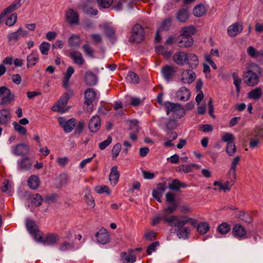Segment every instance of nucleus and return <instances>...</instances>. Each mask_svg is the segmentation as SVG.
I'll return each instance as SVG.
<instances>
[{
  "label": "nucleus",
  "mask_w": 263,
  "mask_h": 263,
  "mask_svg": "<svg viewBox=\"0 0 263 263\" xmlns=\"http://www.w3.org/2000/svg\"><path fill=\"white\" fill-rule=\"evenodd\" d=\"M261 68L256 64H251L244 76V82L249 86H254L259 82Z\"/></svg>",
  "instance_id": "f257e3e1"
},
{
  "label": "nucleus",
  "mask_w": 263,
  "mask_h": 263,
  "mask_svg": "<svg viewBox=\"0 0 263 263\" xmlns=\"http://www.w3.org/2000/svg\"><path fill=\"white\" fill-rule=\"evenodd\" d=\"M30 235L35 240L39 242H43L47 245H53L58 241L59 238L53 234H48L45 236L41 234V231H29Z\"/></svg>",
  "instance_id": "f03ea898"
},
{
  "label": "nucleus",
  "mask_w": 263,
  "mask_h": 263,
  "mask_svg": "<svg viewBox=\"0 0 263 263\" xmlns=\"http://www.w3.org/2000/svg\"><path fill=\"white\" fill-rule=\"evenodd\" d=\"M164 106L166 108V113L168 115L172 112L173 115L180 118L185 115V111L181 105L178 103H174L171 102H166L164 103Z\"/></svg>",
  "instance_id": "7ed1b4c3"
},
{
  "label": "nucleus",
  "mask_w": 263,
  "mask_h": 263,
  "mask_svg": "<svg viewBox=\"0 0 263 263\" xmlns=\"http://www.w3.org/2000/svg\"><path fill=\"white\" fill-rule=\"evenodd\" d=\"M144 31L141 25L137 24L133 27L132 33L129 39L130 43H141L144 39Z\"/></svg>",
  "instance_id": "20e7f679"
},
{
  "label": "nucleus",
  "mask_w": 263,
  "mask_h": 263,
  "mask_svg": "<svg viewBox=\"0 0 263 263\" xmlns=\"http://www.w3.org/2000/svg\"><path fill=\"white\" fill-rule=\"evenodd\" d=\"M70 98V95L68 93H64L60 98L58 102L52 107V110L61 114L66 112L68 110V108H65L67 102Z\"/></svg>",
  "instance_id": "39448f33"
},
{
  "label": "nucleus",
  "mask_w": 263,
  "mask_h": 263,
  "mask_svg": "<svg viewBox=\"0 0 263 263\" xmlns=\"http://www.w3.org/2000/svg\"><path fill=\"white\" fill-rule=\"evenodd\" d=\"M96 92L93 88H87L84 93V104L87 106L86 110L90 112L93 110L92 102L96 97Z\"/></svg>",
  "instance_id": "423d86ee"
},
{
  "label": "nucleus",
  "mask_w": 263,
  "mask_h": 263,
  "mask_svg": "<svg viewBox=\"0 0 263 263\" xmlns=\"http://www.w3.org/2000/svg\"><path fill=\"white\" fill-rule=\"evenodd\" d=\"M0 96L2 97V105L8 104L14 99V95L12 94L10 89L5 86L0 87Z\"/></svg>",
  "instance_id": "0eeeda50"
},
{
  "label": "nucleus",
  "mask_w": 263,
  "mask_h": 263,
  "mask_svg": "<svg viewBox=\"0 0 263 263\" xmlns=\"http://www.w3.org/2000/svg\"><path fill=\"white\" fill-rule=\"evenodd\" d=\"M58 122L64 131L67 133L71 132L76 126V119L74 118L66 120L65 118L60 117L58 118Z\"/></svg>",
  "instance_id": "6e6552de"
},
{
  "label": "nucleus",
  "mask_w": 263,
  "mask_h": 263,
  "mask_svg": "<svg viewBox=\"0 0 263 263\" xmlns=\"http://www.w3.org/2000/svg\"><path fill=\"white\" fill-rule=\"evenodd\" d=\"M66 21L70 25L79 24V16L73 9H69L65 14Z\"/></svg>",
  "instance_id": "1a4fd4ad"
},
{
  "label": "nucleus",
  "mask_w": 263,
  "mask_h": 263,
  "mask_svg": "<svg viewBox=\"0 0 263 263\" xmlns=\"http://www.w3.org/2000/svg\"><path fill=\"white\" fill-rule=\"evenodd\" d=\"M189 8L186 5H183L176 13L177 20L181 23H185L189 17Z\"/></svg>",
  "instance_id": "9d476101"
},
{
  "label": "nucleus",
  "mask_w": 263,
  "mask_h": 263,
  "mask_svg": "<svg viewBox=\"0 0 263 263\" xmlns=\"http://www.w3.org/2000/svg\"><path fill=\"white\" fill-rule=\"evenodd\" d=\"M187 52L184 51L176 52L173 55L174 62L178 66H184L186 65Z\"/></svg>",
  "instance_id": "9b49d317"
},
{
  "label": "nucleus",
  "mask_w": 263,
  "mask_h": 263,
  "mask_svg": "<svg viewBox=\"0 0 263 263\" xmlns=\"http://www.w3.org/2000/svg\"><path fill=\"white\" fill-rule=\"evenodd\" d=\"M196 78V74L194 71L191 69H186L182 71L181 74V81L185 84H191Z\"/></svg>",
  "instance_id": "f8f14e48"
},
{
  "label": "nucleus",
  "mask_w": 263,
  "mask_h": 263,
  "mask_svg": "<svg viewBox=\"0 0 263 263\" xmlns=\"http://www.w3.org/2000/svg\"><path fill=\"white\" fill-rule=\"evenodd\" d=\"M161 73L164 79L169 82L175 76L176 70L174 66L166 65L162 67Z\"/></svg>",
  "instance_id": "ddd939ff"
},
{
  "label": "nucleus",
  "mask_w": 263,
  "mask_h": 263,
  "mask_svg": "<svg viewBox=\"0 0 263 263\" xmlns=\"http://www.w3.org/2000/svg\"><path fill=\"white\" fill-rule=\"evenodd\" d=\"M166 189V183H159L157 186V188L154 189L152 192L153 197L159 202H161V197Z\"/></svg>",
  "instance_id": "4468645a"
},
{
  "label": "nucleus",
  "mask_w": 263,
  "mask_h": 263,
  "mask_svg": "<svg viewBox=\"0 0 263 263\" xmlns=\"http://www.w3.org/2000/svg\"><path fill=\"white\" fill-rule=\"evenodd\" d=\"M228 180L224 183H219V189L223 190L224 192H229L231 190L232 186L234 184L236 176H234V178L232 175L228 173L227 174Z\"/></svg>",
  "instance_id": "2eb2a0df"
},
{
  "label": "nucleus",
  "mask_w": 263,
  "mask_h": 263,
  "mask_svg": "<svg viewBox=\"0 0 263 263\" xmlns=\"http://www.w3.org/2000/svg\"><path fill=\"white\" fill-rule=\"evenodd\" d=\"M177 45L180 48H188L192 46L194 43L193 38H190L180 35L177 41Z\"/></svg>",
  "instance_id": "dca6fc26"
},
{
  "label": "nucleus",
  "mask_w": 263,
  "mask_h": 263,
  "mask_svg": "<svg viewBox=\"0 0 263 263\" xmlns=\"http://www.w3.org/2000/svg\"><path fill=\"white\" fill-rule=\"evenodd\" d=\"M101 126V119L98 116H93L90 120L88 127L91 132L96 133Z\"/></svg>",
  "instance_id": "f3484780"
},
{
  "label": "nucleus",
  "mask_w": 263,
  "mask_h": 263,
  "mask_svg": "<svg viewBox=\"0 0 263 263\" xmlns=\"http://www.w3.org/2000/svg\"><path fill=\"white\" fill-rule=\"evenodd\" d=\"M186 65L191 69L196 68L199 65L198 57L193 53H187Z\"/></svg>",
  "instance_id": "a211bd4d"
},
{
  "label": "nucleus",
  "mask_w": 263,
  "mask_h": 263,
  "mask_svg": "<svg viewBox=\"0 0 263 263\" xmlns=\"http://www.w3.org/2000/svg\"><path fill=\"white\" fill-rule=\"evenodd\" d=\"M11 114L9 109L5 108L0 110V124L7 125L11 120Z\"/></svg>",
  "instance_id": "6ab92c4d"
},
{
  "label": "nucleus",
  "mask_w": 263,
  "mask_h": 263,
  "mask_svg": "<svg viewBox=\"0 0 263 263\" xmlns=\"http://www.w3.org/2000/svg\"><path fill=\"white\" fill-rule=\"evenodd\" d=\"M121 260L123 263H134L136 260V256L134 254V250L128 252L121 253Z\"/></svg>",
  "instance_id": "aec40b11"
},
{
  "label": "nucleus",
  "mask_w": 263,
  "mask_h": 263,
  "mask_svg": "<svg viewBox=\"0 0 263 263\" xmlns=\"http://www.w3.org/2000/svg\"><path fill=\"white\" fill-rule=\"evenodd\" d=\"M242 31V26L238 23H235L230 26L227 29V32L229 36L234 37Z\"/></svg>",
  "instance_id": "412c9836"
},
{
  "label": "nucleus",
  "mask_w": 263,
  "mask_h": 263,
  "mask_svg": "<svg viewBox=\"0 0 263 263\" xmlns=\"http://www.w3.org/2000/svg\"><path fill=\"white\" fill-rule=\"evenodd\" d=\"M84 81L87 85L93 86L98 82V77L91 71H86L84 75Z\"/></svg>",
  "instance_id": "4be33fe9"
},
{
  "label": "nucleus",
  "mask_w": 263,
  "mask_h": 263,
  "mask_svg": "<svg viewBox=\"0 0 263 263\" xmlns=\"http://www.w3.org/2000/svg\"><path fill=\"white\" fill-rule=\"evenodd\" d=\"M39 57L37 51L36 50L32 51L27 57V67L29 68L35 65L39 61Z\"/></svg>",
  "instance_id": "5701e85b"
},
{
  "label": "nucleus",
  "mask_w": 263,
  "mask_h": 263,
  "mask_svg": "<svg viewBox=\"0 0 263 263\" xmlns=\"http://www.w3.org/2000/svg\"><path fill=\"white\" fill-rule=\"evenodd\" d=\"M235 216L247 223H251L253 221L252 216L247 212L240 211L235 212Z\"/></svg>",
  "instance_id": "b1692460"
},
{
  "label": "nucleus",
  "mask_w": 263,
  "mask_h": 263,
  "mask_svg": "<svg viewBox=\"0 0 263 263\" xmlns=\"http://www.w3.org/2000/svg\"><path fill=\"white\" fill-rule=\"evenodd\" d=\"M190 95L189 89L185 87H182L176 92V97L180 101H185L189 99Z\"/></svg>",
  "instance_id": "393cba45"
},
{
  "label": "nucleus",
  "mask_w": 263,
  "mask_h": 263,
  "mask_svg": "<svg viewBox=\"0 0 263 263\" xmlns=\"http://www.w3.org/2000/svg\"><path fill=\"white\" fill-rule=\"evenodd\" d=\"M120 177L119 172L118 171V167L116 165H115L112 167L110 170V173L109 176V179L110 182V183L115 186L117 184L119 178Z\"/></svg>",
  "instance_id": "a878e982"
},
{
  "label": "nucleus",
  "mask_w": 263,
  "mask_h": 263,
  "mask_svg": "<svg viewBox=\"0 0 263 263\" xmlns=\"http://www.w3.org/2000/svg\"><path fill=\"white\" fill-rule=\"evenodd\" d=\"M29 150V147L26 144L21 143L14 147L13 153L17 156H23L27 154Z\"/></svg>",
  "instance_id": "bb28decb"
},
{
  "label": "nucleus",
  "mask_w": 263,
  "mask_h": 263,
  "mask_svg": "<svg viewBox=\"0 0 263 263\" xmlns=\"http://www.w3.org/2000/svg\"><path fill=\"white\" fill-rule=\"evenodd\" d=\"M98 242L101 244H105L108 242L110 239L108 231H98L96 234Z\"/></svg>",
  "instance_id": "cd10ccee"
},
{
  "label": "nucleus",
  "mask_w": 263,
  "mask_h": 263,
  "mask_svg": "<svg viewBox=\"0 0 263 263\" xmlns=\"http://www.w3.org/2000/svg\"><path fill=\"white\" fill-rule=\"evenodd\" d=\"M196 28L194 26H189L183 27L180 31V35L187 37L193 38L192 35L195 34Z\"/></svg>",
  "instance_id": "c85d7f7f"
},
{
  "label": "nucleus",
  "mask_w": 263,
  "mask_h": 263,
  "mask_svg": "<svg viewBox=\"0 0 263 263\" xmlns=\"http://www.w3.org/2000/svg\"><path fill=\"white\" fill-rule=\"evenodd\" d=\"M28 185L32 190H36L40 184V180L39 177L35 175L31 176L27 181Z\"/></svg>",
  "instance_id": "c756f323"
},
{
  "label": "nucleus",
  "mask_w": 263,
  "mask_h": 263,
  "mask_svg": "<svg viewBox=\"0 0 263 263\" xmlns=\"http://www.w3.org/2000/svg\"><path fill=\"white\" fill-rule=\"evenodd\" d=\"M70 56L74 62L79 65H82L85 62L82 53L79 51H72L70 53Z\"/></svg>",
  "instance_id": "7c9ffc66"
},
{
  "label": "nucleus",
  "mask_w": 263,
  "mask_h": 263,
  "mask_svg": "<svg viewBox=\"0 0 263 263\" xmlns=\"http://www.w3.org/2000/svg\"><path fill=\"white\" fill-rule=\"evenodd\" d=\"M187 186L186 184L181 182L177 179H175L173 180L172 182L170 183L168 187L169 189L174 191H179L181 187H186Z\"/></svg>",
  "instance_id": "2f4dec72"
},
{
  "label": "nucleus",
  "mask_w": 263,
  "mask_h": 263,
  "mask_svg": "<svg viewBox=\"0 0 263 263\" xmlns=\"http://www.w3.org/2000/svg\"><path fill=\"white\" fill-rule=\"evenodd\" d=\"M262 94V91L260 87H257L248 93V98L254 100H258Z\"/></svg>",
  "instance_id": "473e14b6"
},
{
  "label": "nucleus",
  "mask_w": 263,
  "mask_h": 263,
  "mask_svg": "<svg viewBox=\"0 0 263 263\" xmlns=\"http://www.w3.org/2000/svg\"><path fill=\"white\" fill-rule=\"evenodd\" d=\"M161 124L164 125L165 130H172L175 129L177 126L176 120L173 119H163Z\"/></svg>",
  "instance_id": "72a5a7b5"
},
{
  "label": "nucleus",
  "mask_w": 263,
  "mask_h": 263,
  "mask_svg": "<svg viewBox=\"0 0 263 263\" xmlns=\"http://www.w3.org/2000/svg\"><path fill=\"white\" fill-rule=\"evenodd\" d=\"M205 8L203 4L196 5L193 9V13L196 17H200L205 13Z\"/></svg>",
  "instance_id": "f704fd0d"
},
{
  "label": "nucleus",
  "mask_w": 263,
  "mask_h": 263,
  "mask_svg": "<svg viewBox=\"0 0 263 263\" xmlns=\"http://www.w3.org/2000/svg\"><path fill=\"white\" fill-rule=\"evenodd\" d=\"M18 164L20 169L23 170H28L32 166L31 160L27 157L24 158Z\"/></svg>",
  "instance_id": "c9c22d12"
},
{
  "label": "nucleus",
  "mask_w": 263,
  "mask_h": 263,
  "mask_svg": "<svg viewBox=\"0 0 263 263\" xmlns=\"http://www.w3.org/2000/svg\"><path fill=\"white\" fill-rule=\"evenodd\" d=\"M248 54L253 58H257L259 57H263V51H258L253 46H249L247 48Z\"/></svg>",
  "instance_id": "e433bc0d"
},
{
  "label": "nucleus",
  "mask_w": 263,
  "mask_h": 263,
  "mask_svg": "<svg viewBox=\"0 0 263 263\" xmlns=\"http://www.w3.org/2000/svg\"><path fill=\"white\" fill-rule=\"evenodd\" d=\"M239 161H240V157L239 156L235 157L232 162L231 168L228 173L230 174V175H232L233 177L234 176H236V166H237V165L238 164Z\"/></svg>",
  "instance_id": "4c0bfd02"
},
{
  "label": "nucleus",
  "mask_w": 263,
  "mask_h": 263,
  "mask_svg": "<svg viewBox=\"0 0 263 263\" xmlns=\"http://www.w3.org/2000/svg\"><path fill=\"white\" fill-rule=\"evenodd\" d=\"M30 199L32 203L35 206H40L43 201L41 195L39 194H34L31 196Z\"/></svg>",
  "instance_id": "58836bf2"
},
{
  "label": "nucleus",
  "mask_w": 263,
  "mask_h": 263,
  "mask_svg": "<svg viewBox=\"0 0 263 263\" xmlns=\"http://www.w3.org/2000/svg\"><path fill=\"white\" fill-rule=\"evenodd\" d=\"M80 43L81 39L78 35L73 34L69 39L68 44L70 47H78Z\"/></svg>",
  "instance_id": "ea45409f"
},
{
  "label": "nucleus",
  "mask_w": 263,
  "mask_h": 263,
  "mask_svg": "<svg viewBox=\"0 0 263 263\" xmlns=\"http://www.w3.org/2000/svg\"><path fill=\"white\" fill-rule=\"evenodd\" d=\"M193 164H181L177 167V171L181 173H189L193 171Z\"/></svg>",
  "instance_id": "a19ab883"
},
{
  "label": "nucleus",
  "mask_w": 263,
  "mask_h": 263,
  "mask_svg": "<svg viewBox=\"0 0 263 263\" xmlns=\"http://www.w3.org/2000/svg\"><path fill=\"white\" fill-rule=\"evenodd\" d=\"M25 226L27 230H39V229L35 222L29 218L26 219Z\"/></svg>",
  "instance_id": "79ce46f5"
},
{
  "label": "nucleus",
  "mask_w": 263,
  "mask_h": 263,
  "mask_svg": "<svg viewBox=\"0 0 263 263\" xmlns=\"http://www.w3.org/2000/svg\"><path fill=\"white\" fill-rule=\"evenodd\" d=\"M127 80L130 83L138 84L139 82V79L138 75L133 71H129L126 77Z\"/></svg>",
  "instance_id": "37998d69"
},
{
  "label": "nucleus",
  "mask_w": 263,
  "mask_h": 263,
  "mask_svg": "<svg viewBox=\"0 0 263 263\" xmlns=\"http://www.w3.org/2000/svg\"><path fill=\"white\" fill-rule=\"evenodd\" d=\"M21 31V29H18L14 32L8 34L7 35L8 42H11L13 41L16 42L18 41L21 37L20 35Z\"/></svg>",
  "instance_id": "c03bdc74"
},
{
  "label": "nucleus",
  "mask_w": 263,
  "mask_h": 263,
  "mask_svg": "<svg viewBox=\"0 0 263 263\" xmlns=\"http://www.w3.org/2000/svg\"><path fill=\"white\" fill-rule=\"evenodd\" d=\"M104 32L107 37L109 40H111L116 39L115 31L113 28L109 26H105L104 27Z\"/></svg>",
  "instance_id": "a18cd8bd"
},
{
  "label": "nucleus",
  "mask_w": 263,
  "mask_h": 263,
  "mask_svg": "<svg viewBox=\"0 0 263 263\" xmlns=\"http://www.w3.org/2000/svg\"><path fill=\"white\" fill-rule=\"evenodd\" d=\"M250 231H232L233 236L238 239H244L249 236Z\"/></svg>",
  "instance_id": "49530a36"
},
{
  "label": "nucleus",
  "mask_w": 263,
  "mask_h": 263,
  "mask_svg": "<svg viewBox=\"0 0 263 263\" xmlns=\"http://www.w3.org/2000/svg\"><path fill=\"white\" fill-rule=\"evenodd\" d=\"M50 48V45L46 42H42L39 46V49L42 54L47 55Z\"/></svg>",
  "instance_id": "de8ad7c7"
},
{
  "label": "nucleus",
  "mask_w": 263,
  "mask_h": 263,
  "mask_svg": "<svg viewBox=\"0 0 263 263\" xmlns=\"http://www.w3.org/2000/svg\"><path fill=\"white\" fill-rule=\"evenodd\" d=\"M84 198L87 204L91 208H93L95 206V200L90 194L89 190H88L87 192L84 196Z\"/></svg>",
  "instance_id": "09e8293b"
},
{
  "label": "nucleus",
  "mask_w": 263,
  "mask_h": 263,
  "mask_svg": "<svg viewBox=\"0 0 263 263\" xmlns=\"http://www.w3.org/2000/svg\"><path fill=\"white\" fill-rule=\"evenodd\" d=\"M178 218L175 215H172L170 218L167 217L165 214L164 223L168 224L171 226L175 227V225L177 224Z\"/></svg>",
  "instance_id": "8fccbe9b"
},
{
  "label": "nucleus",
  "mask_w": 263,
  "mask_h": 263,
  "mask_svg": "<svg viewBox=\"0 0 263 263\" xmlns=\"http://www.w3.org/2000/svg\"><path fill=\"white\" fill-rule=\"evenodd\" d=\"M82 49L85 54L91 58H94V50L88 44H85L82 46Z\"/></svg>",
  "instance_id": "3c124183"
},
{
  "label": "nucleus",
  "mask_w": 263,
  "mask_h": 263,
  "mask_svg": "<svg viewBox=\"0 0 263 263\" xmlns=\"http://www.w3.org/2000/svg\"><path fill=\"white\" fill-rule=\"evenodd\" d=\"M12 124L16 132L22 135H26L27 134V129L25 127L21 126L16 122H14Z\"/></svg>",
  "instance_id": "603ef678"
},
{
  "label": "nucleus",
  "mask_w": 263,
  "mask_h": 263,
  "mask_svg": "<svg viewBox=\"0 0 263 263\" xmlns=\"http://www.w3.org/2000/svg\"><path fill=\"white\" fill-rule=\"evenodd\" d=\"M232 77L234 80V84L236 87L237 92H239L240 89L241 79L238 77L237 73L236 72L233 73Z\"/></svg>",
  "instance_id": "864d4df0"
},
{
  "label": "nucleus",
  "mask_w": 263,
  "mask_h": 263,
  "mask_svg": "<svg viewBox=\"0 0 263 263\" xmlns=\"http://www.w3.org/2000/svg\"><path fill=\"white\" fill-rule=\"evenodd\" d=\"M236 151V147L234 142H230L228 143L226 152L229 156H233Z\"/></svg>",
  "instance_id": "5fc2aeb1"
},
{
  "label": "nucleus",
  "mask_w": 263,
  "mask_h": 263,
  "mask_svg": "<svg viewBox=\"0 0 263 263\" xmlns=\"http://www.w3.org/2000/svg\"><path fill=\"white\" fill-rule=\"evenodd\" d=\"M172 235H176L179 239H185L188 237L189 231H172Z\"/></svg>",
  "instance_id": "6e6d98bb"
},
{
  "label": "nucleus",
  "mask_w": 263,
  "mask_h": 263,
  "mask_svg": "<svg viewBox=\"0 0 263 263\" xmlns=\"http://www.w3.org/2000/svg\"><path fill=\"white\" fill-rule=\"evenodd\" d=\"M17 14L14 13L9 16L6 21V25L9 27L12 26L16 22Z\"/></svg>",
  "instance_id": "4d7b16f0"
},
{
  "label": "nucleus",
  "mask_w": 263,
  "mask_h": 263,
  "mask_svg": "<svg viewBox=\"0 0 263 263\" xmlns=\"http://www.w3.org/2000/svg\"><path fill=\"white\" fill-rule=\"evenodd\" d=\"M172 20L170 18L165 19L162 23L160 29L167 31L171 26Z\"/></svg>",
  "instance_id": "13d9d810"
},
{
  "label": "nucleus",
  "mask_w": 263,
  "mask_h": 263,
  "mask_svg": "<svg viewBox=\"0 0 263 263\" xmlns=\"http://www.w3.org/2000/svg\"><path fill=\"white\" fill-rule=\"evenodd\" d=\"M159 246V242L158 241H155L151 243L147 247L146 249V252L148 255L152 254V253L156 250L157 248Z\"/></svg>",
  "instance_id": "bf43d9fd"
},
{
  "label": "nucleus",
  "mask_w": 263,
  "mask_h": 263,
  "mask_svg": "<svg viewBox=\"0 0 263 263\" xmlns=\"http://www.w3.org/2000/svg\"><path fill=\"white\" fill-rule=\"evenodd\" d=\"M96 191L98 194H103L104 193H106L107 195L110 194V191L109 187L106 185L97 186L96 187Z\"/></svg>",
  "instance_id": "052dcab7"
},
{
  "label": "nucleus",
  "mask_w": 263,
  "mask_h": 263,
  "mask_svg": "<svg viewBox=\"0 0 263 263\" xmlns=\"http://www.w3.org/2000/svg\"><path fill=\"white\" fill-rule=\"evenodd\" d=\"M165 214L162 213L158 214L155 217H154L152 220V224L153 226H156V224L160 223L161 221H163L164 222Z\"/></svg>",
  "instance_id": "680f3d73"
},
{
  "label": "nucleus",
  "mask_w": 263,
  "mask_h": 263,
  "mask_svg": "<svg viewBox=\"0 0 263 263\" xmlns=\"http://www.w3.org/2000/svg\"><path fill=\"white\" fill-rule=\"evenodd\" d=\"M121 149V144L117 143L114 145L112 149V156L114 158H116L119 155Z\"/></svg>",
  "instance_id": "e2e57ef3"
},
{
  "label": "nucleus",
  "mask_w": 263,
  "mask_h": 263,
  "mask_svg": "<svg viewBox=\"0 0 263 263\" xmlns=\"http://www.w3.org/2000/svg\"><path fill=\"white\" fill-rule=\"evenodd\" d=\"M87 4L84 3L82 5L83 10L87 14H90L92 15H96L98 14V11L96 9H93L91 8L89 10L87 9Z\"/></svg>",
  "instance_id": "0e129e2a"
},
{
  "label": "nucleus",
  "mask_w": 263,
  "mask_h": 263,
  "mask_svg": "<svg viewBox=\"0 0 263 263\" xmlns=\"http://www.w3.org/2000/svg\"><path fill=\"white\" fill-rule=\"evenodd\" d=\"M187 223H188V217L184 216L181 218V219L177 220V224L175 225V227L181 229Z\"/></svg>",
  "instance_id": "69168bd1"
},
{
  "label": "nucleus",
  "mask_w": 263,
  "mask_h": 263,
  "mask_svg": "<svg viewBox=\"0 0 263 263\" xmlns=\"http://www.w3.org/2000/svg\"><path fill=\"white\" fill-rule=\"evenodd\" d=\"M112 138L111 137H108L106 140L99 143V147L101 150L104 149L107 146H108L111 142Z\"/></svg>",
  "instance_id": "338daca9"
},
{
  "label": "nucleus",
  "mask_w": 263,
  "mask_h": 263,
  "mask_svg": "<svg viewBox=\"0 0 263 263\" xmlns=\"http://www.w3.org/2000/svg\"><path fill=\"white\" fill-rule=\"evenodd\" d=\"M84 125L85 124L83 121H80L75 128L74 134L75 135L80 134L83 132Z\"/></svg>",
  "instance_id": "774afa93"
}]
</instances>
